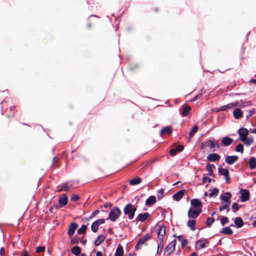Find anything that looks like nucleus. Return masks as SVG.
<instances>
[{
	"label": "nucleus",
	"mask_w": 256,
	"mask_h": 256,
	"mask_svg": "<svg viewBox=\"0 0 256 256\" xmlns=\"http://www.w3.org/2000/svg\"><path fill=\"white\" fill-rule=\"evenodd\" d=\"M44 250H45V247L44 246H38L36 248V253H40V252H44Z\"/></svg>",
	"instance_id": "603ef678"
},
{
	"label": "nucleus",
	"mask_w": 256,
	"mask_h": 256,
	"mask_svg": "<svg viewBox=\"0 0 256 256\" xmlns=\"http://www.w3.org/2000/svg\"><path fill=\"white\" fill-rule=\"evenodd\" d=\"M186 192V190H179L173 195L174 199L176 201L180 200L183 197Z\"/></svg>",
	"instance_id": "f8f14e48"
},
{
	"label": "nucleus",
	"mask_w": 256,
	"mask_h": 256,
	"mask_svg": "<svg viewBox=\"0 0 256 256\" xmlns=\"http://www.w3.org/2000/svg\"><path fill=\"white\" fill-rule=\"evenodd\" d=\"M228 222V218L226 216H223L221 220L220 223L222 226H224L226 224H227Z\"/></svg>",
	"instance_id": "09e8293b"
},
{
	"label": "nucleus",
	"mask_w": 256,
	"mask_h": 256,
	"mask_svg": "<svg viewBox=\"0 0 256 256\" xmlns=\"http://www.w3.org/2000/svg\"><path fill=\"white\" fill-rule=\"evenodd\" d=\"M212 180L210 178L206 176H204L202 180V182L204 184L206 183V182H208V183H210Z\"/></svg>",
	"instance_id": "6e6d98bb"
},
{
	"label": "nucleus",
	"mask_w": 256,
	"mask_h": 256,
	"mask_svg": "<svg viewBox=\"0 0 256 256\" xmlns=\"http://www.w3.org/2000/svg\"><path fill=\"white\" fill-rule=\"evenodd\" d=\"M188 215L190 218H196L198 216V214L197 211H196L195 209L192 208H190L189 209Z\"/></svg>",
	"instance_id": "dca6fc26"
},
{
	"label": "nucleus",
	"mask_w": 256,
	"mask_h": 256,
	"mask_svg": "<svg viewBox=\"0 0 256 256\" xmlns=\"http://www.w3.org/2000/svg\"><path fill=\"white\" fill-rule=\"evenodd\" d=\"M233 115L236 119H240L243 116V112L240 108H236L233 112Z\"/></svg>",
	"instance_id": "2eb2a0df"
},
{
	"label": "nucleus",
	"mask_w": 256,
	"mask_h": 256,
	"mask_svg": "<svg viewBox=\"0 0 256 256\" xmlns=\"http://www.w3.org/2000/svg\"><path fill=\"white\" fill-rule=\"evenodd\" d=\"M96 256H103V254L102 252L98 251L96 253Z\"/></svg>",
	"instance_id": "774afa93"
},
{
	"label": "nucleus",
	"mask_w": 256,
	"mask_h": 256,
	"mask_svg": "<svg viewBox=\"0 0 256 256\" xmlns=\"http://www.w3.org/2000/svg\"><path fill=\"white\" fill-rule=\"evenodd\" d=\"M80 196L78 194H73L70 198V200L72 201L76 202L78 200L80 199Z\"/></svg>",
	"instance_id": "3c124183"
},
{
	"label": "nucleus",
	"mask_w": 256,
	"mask_h": 256,
	"mask_svg": "<svg viewBox=\"0 0 256 256\" xmlns=\"http://www.w3.org/2000/svg\"><path fill=\"white\" fill-rule=\"evenodd\" d=\"M53 164L52 167L54 168H56L58 166L59 158L56 157H54L52 160Z\"/></svg>",
	"instance_id": "4c0bfd02"
},
{
	"label": "nucleus",
	"mask_w": 256,
	"mask_h": 256,
	"mask_svg": "<svg viewBox=\"0 0 256 256\" xmlns=\"http://www.w3.org/2000/svg\"><path fill=\"white\" fill-rule=\"evenodd\" d=\"M232 197V194L229 192H226L224 196H221L220 198L221 199L224 201L228 200H230V198Z\"/></svg>",
	"instance_id": "72a5a7b5"
},
{
	"label": "nucleus",
	"mask_w": 256,
	"mask_h": 256,
	"mask_svg": "<svg viewBox=\"0 0 256 256\" xmlns=\"http://www.w3.org/2000/svg\"><path fill=\"white\" fill-rule=\"evenodd\" d=\"M206 146H208L212 152H215L220 148L219 144L212 140H208L204 144L202 143V149L205 148Z\"/></svg>",
	"instance_id": "7ed1b4c3"
},
{
	"label": "nucleus",
	"mask_w": 256,
	"mask_h": 256,
	"mask_svg": "<svg viewBox=\"0 0 256 256\" xmlns=\"http://www.w3.org/2000/svg\"><path fill=\"white\" fill-rule=\"evenodd\" d=\"M94 222H96V224L99 226L100 225L104 224L105 222V220L103 218H100L96 220Z\"/></svg>",
	"instance_id": "864d4df0"
},
{
	"label": "nucleus",
	"mask_w": 256,
	"mask_h": 256,
	"mask_svg": "<svg viewBox=\"0 0 256 256\" xmlns=\"http://www.w3.org/2000/svg\"><path fill=\"white\" fill-rule=\"evenodd\" d=\"M219 174L222 175L224 176H227L229 174L228 170L222 168H218Z\"/></svg>",
	"instance_id": "473e14b6"
},
{
	"label": "nucleus",
	"mask_w": 256,
	"mask_h": 256,
	"mask_svg": "<svg viewBox=\"0 0 256 256\" xmlns=\"http://www.w3.org/2000/svg\"><path fill=\"white\" fill-rule=\"evenodd\" d=\"M234 223L236 227L238 228H242L244 224V221L240 217H236L234 219Z\"/></svg>",
	"instance_id": "6ab92c4d"
},
{
	"label": "nucleus",
	"mask_w": 256,
	"mask_h": 256,
	"mask_svg": "<svg viewBox=\"0 0 256 256\" xmlns=\"http://www.w3.org/2000/svg\"><path fill=\"white\" fill-rule=\"evenodd\" d=\"M158 244H164V238L158 237Z\"/></svg>",
	"instance_id": "e2e57ef3"
},
{
	"label": "nucleus",
	"mask_w": 256,
	"mask_h": 256,
	"mask_svg": "<svg viewBox=\"0 0 256 256\" xmlns=\"http://www.w3.org/2000/svg\"><path fill=\"white\" fill-rule=\"evenodd\" d=\"M240 208V206L238 205V204L237 203H234L232 204V210L235 212H236L237 210H238Z\"/></svg>",
	"instance_id": "37998d69"
},
{
	"label": "nucleus",
	"mask_w": 256,
	"mask_h": 256,
	"mask_svg": "<svg viewBox=\"0 0 256 256\" xmlns=\"http://www.w3.org/2000/svg\"><path fill=\"white\" fill-rule=\"evenodd\" d=\"M206 240H200L196 243V248L197 250L202 249L205 248L206 243H208Z\"/></svg>",
	"instance_id": "6e6552de"
},
{
	"label": "nucleus",
	"mask_w": 256,
	"mask_h": 256,
	"mask_svg": "<svg viewBox=\"0 0 256 256\" xmlns=\"http://www.w3.org/2000/svg\"><path fill=\"white\" fill-rule=\"evenodd\" d=\"M177 152L176 150L174 148L170 150V156H174L176 154Z\"/></svg>",
	"instance_id": "bf43d9fd"
},
{
	"label": "nucleus",
	"mask_w": 256,
	"mask_h": 256,
	"mask_svg": "<svg viewBox=\"0 0 256 256\" xmlns=\"http://www.w3.org/2000/svg\"><path fill=\"white\" fill-rule=\"evenodd\" d=\"M166 227L164 226H162L160 227L158 230V237H162L164 238L166 234Z\"/></svg>",
	"instance_id": "412c9836"
},
{
	"label": "nucleus",
	"mask_w": 256,
	"mask_h": 256,
	"mask_svg": "<svg viewBox=\"0 0 256 256\" xmlns=\"http://www.w3.org/2000/svg\"><path fill=\"white\" fill-rule=\"evenodd\" d=\"M184 148V147L182 145L180 144L176 146L175 149L176 150L177 152H182Z\"/></svg>",
	"instance_id": "4d7b16f0"
},
{
	"label": "nucleus",
	"mask_w": 256,
	"mask_h": 256,
	"mask_svg": "<svg viewBox=\"0 0 256 256\" xmlns=\"http://www.w3.org/2000/svg\"><path fill=\"white\" fill-rule=\"evenodd\" d=\"M242 142H244V144H246V145L250 146V145L252 144L254 142L253 138L252 137L246 138L245 139V140Z\"/></svg>",
	"instance_id": "ea45409f"
},
{
	"label": "nucleus",
	"mask_w": 256,
	"mask_h": 256,
	"mask_svg": "<svg viewBox=\"0 0 256 256\" xmlns=\"http://www.w3.org/2000/svg\"><path fill=\"white\" fill-rule=\"evenodd\" d=\"M68 198L66 194H63L58 199V204L62 206H64L68 204Z\"/></svg>",
	"instance_id": "f3484780"
},
{
	"label": "nucleus",
	"mask_w": 256,
	"mask_h": 256,
	"mask_svg": "<svg viewBox=\"0 0 256 256\" xmlns=\"http://www.w3.org/2000/svg\"><path fill=\"white\" fill-rule=\"evenodd\" d=\"M220 156L216 153H212L207 156V160L210 162H215L220 160Z\"/></svg>",
	"instance_id": "9b49d317"
},
{
	"label": "nucleus",
	"mask_w": 256,
	"mask_h": 256,
	"mask_svg": "<svg viewBox=\"0 0 256 256\" xmlns=\"http://www.w3.org/2000/svg\"><path fill=\"white\" fill-rule=\"evenodd\" d=\"M136 210V206L132 205V204H128L124 206V212L125 215L128 216L129 220H132L134 218Z\"/></svg>",
	"instance_id": "f257e3e1"
},
{
	"label": "nucleus",
	"mask_w": 256,
	"mask_h": 256,
	"mask_svg": "<svg viewBox=\"0 0 256 256\" xmlns=\"http://www.w3.org/2000/svg\"><path fill=\"white\" fill-rule=\"evenodd\" d=\"M176 240H174L166 246L164 250V254H166L167 256H170L175 250Z\"/></svg>",
	"instance_id": "20e7f679"
},
{
	"label": "nucleus",
	"mask_w": 256,
	"mask_h": 256,
	"mask_svg": "<svg viewBox=\"0 0 256 256\" xmlns=\"http://www.w3.org/2000/svg\"><path fill=\"white\" fill-rule=\"evenodd\" d=\"M79 242V238L76 236H74L72 240H71V243L74 244H78Z\"/></svg>",
	"instance_id": "de8ad7c7"
},
{
	"label": "nucleus",
	"mask_w": 256,
	"mask_h": 256,
	"mask_svg": "<svg viewBox=\"0 0 256 256\" xmlns=\"http://www.w3.org/2000/svg\"><path fill=\"white\" fill-rule=\"evenodd\" d=\"M233 142V139L228 136H225L222 138V144L224 146H228Z\"/></svg>",
	"instance_id": "a211bd4d"
},
{
	"label": "nucleus",
	"mask_w": 256,
	"mask_h": 256,
	"mask_svg": "<svg viewBox=\"0 0 256 256\" xmlns=\"http://www.w3.org/2000/svg\"><path fill=\"white\" fill-rule=\"evenodd\" d=\"M218 190L216 188H214L211 192L210 193V196L212 197L214 196H216L218 194Z\"/></svg>",
	"instance_id": "a18cd8bd"
},
{
	"label": "nucleus",
	"mask_w": 256,
	"mask_h": 256,
	"mask_svg": "<svg viewBox=\"0 0 256 256\" xmlns=\"http://www.w3.org/2000/svg\"><path fill=\"white\" fill-rule=\"evenodd\" d=\"M190 110H191V108L189 106H186L184 107L183 108V110L182 112V114L184 116H187Z\"/></svg>",
	"instance_id": "f704fd0d"
},
{
	"label": "nucleus",
	"mask_w": 256,
	"mask_h": 256,
	"mask_svg": "<svg viewBox=\"0 0 256 256\" xmlns=\"http://www.w3.org/2000/svg\"><path fill=\"white\" fill-rule=\"evenodd\" d=\"M198 128L197 126H194L193 128L190 130L189 134V140L192 138L195 134L198 132Z\"/></svg>",
	"instance_id": "2f4dec72"
},
{
	"label": "nucleus",
	"mask_w": 256,
	"mask_h": 256,
	"mask_svg": "<svg viewBox=\"0 0 256 256\" xmlns=\"http://www.w3.org/2000/svg\"><path fill=\"white\" fill-rule=\"evenodd\" d=\"M226 106L227 108V109H232L234 107H236V104L235 102L230 103V104H228L226 105Z\"/></svg>",
	"instance_id": "5fc2aeb1"
},
{
	"label": "nucleus",
	"mask_w": 256,
	"mask_h": 256,
	"mask_svg": "<svg viewBox=\"0 0 256 256\" xmlns=\"http://www.w3.org/2000/svg\"><path fill=\"white\" fill-rule=\"evenodd\" d=\"M150 216V214L148 212H145L144 214H140L138 215V216L136 217V221H140L141 222H144Z\"/></svg>",
	"instance_id": "9d476101"
},
{
	"label": "nucleus",
	"mask_w": 256,
	"mask_h": 256,
	"mask_svg": "<svg viewBox=\"0 0 256 256\" xmlns=\"http://www.w3.org/2000/svg\"><path fill=\"white\" fill-rule=\"evenodd\" d=\"M190 204L192 206H193L192 208H198V207L202 206V203L201 201L197 198L192 199L190 200Z\"/></svg>",
	"instance_id": "4468645a"
},
{
	"label": "nucleus",
	"mask_w": 256,
	"mask_h": 256,
	"mask_svg": "<svg viewBox=\"0 0 256 256\" xmlns=\"http://www.w3.org/2000/svg\"><path fill=\"white\" fill-rule=\"evenodd\" d=\"M156 202V198L154 196H150L146 201V206H152Z\"/></svg>",
	"instance_id": "aec40b11"
},
{
	"label": "nucleus",
	"mask_w": 256,
	"mask_h": 256,
	"mask_svg": "<svg viewBox=\"0 0 256 256\" xmlns=\"http://www.w3.org/2000/svg\"><path fill=\"white\" fill-rule=\"evenodd\" d=\"M98 224H96V222H94L92 224V226H91V229H92V230L94 232H98Z\"/></svg>",
	"instance_id": "79ce46f5"
},
{
	"label": "nucleus",
	"mask_w": 256,
	"mask_h": 256,
	"mask_svg": "<svg viewBox=\"0 0 256 256\" xmlns=\"http://www.w3.org/2000/svg\"><path fill=\"white\" fill-rule=\"evenodd\" d=\"M238 134H239V139L242 142H244L248 134V130L244 128H241L238 130Z\"/></svg>",
	"instance_id": "0eeeda50"
},
{
	"label": "nucleus",
	"mask_w": 256,
	"mask_h": 256,
	"mask_svg": "<svg viewBox=\"0 0 256 256\" xmlns=\"http://www.w3.org/2000/svg\"><path fill=\"white\" fill-rule=\"evenodd\" d=\"M225 177V180L226 182L227 183H230V174H227V176H224Z\"/></svg>",
	"instance_id": "0e129e2a"
},
{
	"label": "nucleus",
	"mask_w": 256,
	"mask_h": 256,
	"mask_svg": "<svg viewBox=\"0 0 256 256\" xmlns=\"http://www.w3.org/2000/svg\"><path fill=\"white\" fill-rule=\"evenodd\" d=\"M87 226L85 224H82L80 228L78 230V233L79 234H84L86 232Z\"/></svg>",
	"instance_id": "c9c22d12"
},
{
	"label": "nucleus",
	"mask_w": 256,
	"mask_h": 256,
	"mask_svg": "<svg viewBox=\"0 0 256 256\" xmlns=\"http://www.w3.org/2000/svg\"><path fill=\"white\" fill-rule=\"evenodd\" d=\"M69 190V187L67 186L66 184H64L61 186L60 188L58 190V192H61L62 191H68Z\"/></svg>",
	"instance_id": "c03bdc74"
},
{
	"label": "nucleus",
	"mask_w": 256,
	"mask_h": 256,
	"mask_svg": "<svg viewBox=\"0 0 256 256\" xmlns=\"http://www.w3.org/2000/svg\"><path fill=\"white\" fill-rule=\"evenodd\" d=\"M142 180L140 177H135L132 179L130 180V184L132 186H135L140 184L142 182Z\"/></svg>",
	"instance_id": "5701e85b"
},
{
	"label": "nucleus",
	"mask_w": 256,
	"mask_h": 256,
	"mask_svg": "<svg viewBox=\"0 0 256 256\" xmlns=\"http://www.w3.org/2000/svg\"><path fill=\"white\" fill-rule=\"evenodd\" d=\"M214 168V164L208 163L206 166V168L208 172V175L214 177L213 173V168Z\"/></svg>",
	"instance_id": "393cba45"
},
{
	"label": "nucleus",
	"mask_w": 256,
	"mask_h": 256,
	"mask_svg": "<svg viewBox=\"0 0 256 256\" xmlns=\"http://www.w3.org/2000/svg\"><path fill=\"white\" fill-rule=\"evenodd\" d=\"M172 132V128L170 126H166L162 128L160 130V134L162 136L164 134H171Z\"/></svg>",
	"instance_id": "c85d7f7f"
},
{
	"label": "nucleus",
	"mask_w": 256,
	"mask_h": 256,
	"mask_svg": "<svg viewBox=\"0 0 256 256\" xmlns=\"http://www.w3.org/2000/svg\"><path fill=\"white\" fill-rule=\"evenodd\" d=\"M238 158L237 156H227L226 158L225 162L228 164H232L238 160Z\"/></svg>",
	"instance_id": "ddd939ff"
},
{
	"label": "nucleus",
	"mask_w": 256,
	"mask_h": 256,
	"mask_svg": "<svg viewBox=\"0 0 256 256\" xmlns=\"http://www.w3.org/2000/svg\"><path fill=\"white\" fill-rule=\"evenodd\" d=\"M106 237L102 234L100 235L94 241L96 246H100L105 240Z\"/></svg>",
	"instance_id": "4be33fe9"
},
{
	"label": "nucleus",
	"mask_w": 256,
	"mask_h": 256,
	"mask_svg": "<svg viewBox=\"0 0 256 256\" xmlns=\"http://www.w3.org/2000/svg\"><path fill=\"white\" fill-rule=\"evenodd\" d=\"M240 200L242 202H245L250 200V193L249 190L246 189H240Z\"/></svg>",
	"instance_id": "423d86ee"
},
{
	"label": "nucleus",
	"mask_w": 256,
	"mask_h": 256,
	"mask_svg": "<svg viewBox=\"0 0 256 256\" xmlns=\"http://www.w3.org/2000/svg\"><path fill=\"white\" fill-rule=\"evenodd\" d=\"M100 212V211L98 210H96L94 211L92 214H91V216H90V218H92L96 216L98 213Z\"/></svg>",
	"instance_id": "052dcab7"
},
{
	"label": "nucleus",
	"mask_w": 256,
	"mask_h": 256,
	"mask_svg": "<svg viewBox=\"0 0 256 256\" xmlns=\"http://www.w3.org/2000/svg\"><path fill=\"white\" fill-rule=\"evenodd\" d=\"M220 233L226 235H231L232 234V230L228 226L224 228L220 231Z\"/></svg>",
	"instance_id": "b1692460"
},
{
	"label": "nucleus",
	"mask_w": 256,
	"mask_h": 256,
	"mask_svg": "<svg viewBox=\"0 0 256 256\" xmlns=\"http://www.w3.org/2000/svg\"><path fill=\"white\" fill-rule=\"evenodd\" d=\"M150 236L148 234H146L140 238L135 247L136 250H138L141 247L146 244L148 240L150 238Z\"/></svg>",
	"instance_id": "39448f33"
},
{
	"label": "nucleus",
	"mask_w": 256,
	"mask_h": 256,
	"mask_svg": "<svg viewBox=\"0 0 256 256\" xmlns=\"http://www.w3.org/2000/svg\"><path fill=\"white\" fill-rule=\"evenodd\" d=\"M196 211H197L198 216L202 212V209L201 207H198V208H194Z\"/></svg>",
	"instance_id": "338daca9"
},
{
	"label": "nucleus",
	"mask_w": 256,
	"mask_h": 256,
	"mask_svg": "<svg viewBox=\"0 0 256 256\" xmlns=\"http://www.w3.org/2000/svg\"><path fill=\"white\" fill-rule=\"evenodd\" d=\"M250 168L251 170H254L256 168V158L254 157L250 158L248 161Z\"/></svg>",
	"instance_id": "bb28decb"
},
{
	"label": "nucleus",
	"mask_w": 256,
	"mask_h": 256,
	"mask_svg": "<svg viewBox=\"0 0 256 256\" xmlns=\"http://www.w3.org/2000/svg\"><path fill=\"white\" fill-rule=\"evenodd\" d=\"M247 114L246 115V118L248 120L250 118L256 113V110L254 109H252L251 110H247Z\"/></svg>",
	"instance_id": "a19ab883"
},
{
	"label": "nucleus",
	"mask_w": 256,
	"mask_h": 256,
	"mask_svg": "<svg viewBox=\"0 0 256 256\" xmlns=\"http://www.w3.org/2000/svg\"><path fill=\"white\" fill-rule=\"evenodd\" d=\"M112 206V204L110 202H106L103 206L104 208H110Z\"/></svg>",
	"instance_id": "680f3d73"
},
{
	"label": "nucleus",
	"mask_w": 256,
	"mask_h": 256,
	"mask_svg": "<svg viewBox=\"0 0 256 256\" xmlns=\"http://www.w3.org/2000/svg\"><path fill=\"white\" fill-rule=\"evenodd\" d=\"M121 214L122 212L120 209L118 207H114L110 212L107 220L109 218L112 222H115L118 219Z\"/></svg>",
	"instance_id": "f03ea898"
},
{
	"label": "nucleus",
	"mask_w": 256,
	"mask_h": 256,
	"mask_svg": "<svg viewBox=\"0 0 256 256\" xmlns=\"http://www.w3.org/2000/svg\"><path fill=\"white\" fill-rule=\"evenodd\" d=\"M227 110L228 109L226 108V105H225V106H223L222 107H220L219 108L218 111H224V110Z\"/></svg>",
	"instance_id": "69168bd1"
},
{
	"label": "nucleus",
	"mask_w": 256,
	"mask_h": 256,
	"mask_svg": "<svg viewBox=\"0 0 256 256\" xmlns=\"http://www.w3.org/2000/svg\"><path fill=\"white\" fill-rule=\"evenodd\" d=\"M78 225L75 222H72L70 225L68 232V234L69 236H71L74 234L75 230L78 228Z\"/></svg>",
	"instance_id": "1a4fd4ad"
},
{
	"label": "nucleus",
	"mask_w": 256,
	"mask_h": 256,
	"mask_svg": "<svg viewBox=\"0 0 256 256\" xmlns=\"http://www.w3.org/2000/svg\"><path fill=\"white\" fill-rule=\"evenodd\" d=\"M164 246V244H158L157 252H156L157 254H160L162 253V250H163Z\"/></svg>",
	"instance_id": "49530a36"
},
{
	"label": "nucleus",
	"mask_w": 256,
	"mask_h": 256,
	"mask_svg": "<svg viewBox=\"0 0 256 256\" xmlns=\"http://www.w3.org/2000/svg\"><path fill=\"white\" fill-rule=\"evenodd\" d=\"M236 104V106H240L241 108H244L246 106L250 104V102H242L240 100V102L236 101L235 102Z\"/></svg>",
	"instance_id": "7c9ffc66"
},
{
	"label": "nucleus",
	"mask_w": 256,
	"mask_h": 256,
	"mask_svg": "<svg viewBox=\"0 0 256 256\" xmlns=\"http://www.w3.org/2000/svg\"><path fill=\"white\" fill-rule=\"evenodd\" d=\"M214 218H208L206 219V224L208 227H210L212 224L214 222Z\"/></svg>",
	"instance_id": "58836bf2"
},
{
	"label": "nucleus",
	"mask_w": 256,
	"mask_h": 256,
	"mask_svg": "<svg viewBox=\"0 0 256 256\" xmlns=\"http://www.w3.org/2000/svg\"><path fill=\"white\" fill-rule=\"evenodd\" d=\"M157 196L158 199H161L164 196V190H160L158 191Z\"/></svg>",
	"instance_id": "8fccbe9b"
},
{
	"label": "nucleus",
	"mask_w": 256,
	"mask_h": 256,
	"mask_svg": "<svg viewBox=\"0 0 256 256\" xmlns=\"http://www.w3.org/2000/svg\"><path fill=\"white\" fill-rule=\"evenodd\" d=\"M235 150L236 152H240V153L244 152V146L242 144H239L236 148H235Z\"/></svg>",
	"instance_id": "e433bc0d"
},
{
	"label": "nucleus",
	"mask_w": 256,
	"mask_h": 256,
	"mask_svg": "<svg viewBox=\"0 0 256 256\" xmlns=\"http://www.w3.org/2000/svg\"><path fill=\"white\" fill-rule=\"evenodd\" d=\"M188 240L186 239H183L181 241L182 248H183L187 244Z\"/></svg>",
	"instance_id": "13d9d810"
},
{
	"label": "nucleus",
	"mask_w": 256,
	"mask_h": 256,
	"mask_svg": "<svg viewBox=\"0 0 256 256\" xmlns=\"http://www.w3.org/2000/svg\"><path fill=\"white\" fill-rule=\"evenodd\" d=\"M124 249L120 244H119L116 248L115 256H124Z\"/></svg>",
	"instance_id": "a878e982"
},
{
	"label": "nucleus",
	"mask_w": 256,
	"mask_h": 256,
	"mask_svg": "<svg viewBox=\"0 0 256 256\" xmlns=\"http://www.w3.org/2000/svg\"><path fill=\"white\" fill-rule=\"evenodd\" d=\"M196 221L194 220H188L187 222V226L192 230H194L196 228Z\"/></svg>",
	"instance_id": "c756f323"
},
{
	"label": "nucleus",
	"mask_w": 256,
	"mask_h": 256,
	"mask_svg": "<svg viewBox=\"0 0 256 256\" xmlns=\"http://www.w3.org/2000/svg\"><path fill=\"white\" fill-rule=\"evenodd\" d=\"M81 252V248L78 246H74L72 250V253L76 256H78Z\"/></svg>",
	"instance_id": "cd10ccee"
}]
</instances>
